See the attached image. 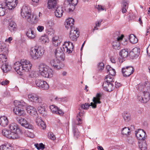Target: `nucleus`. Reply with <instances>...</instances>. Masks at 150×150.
Segmentation results:
<instances>
[{
	"label": "nucleus",
	"mask_w": 150,
	"mask_h": 150,
	"mask_svg": "<svg viewBox=\"0 0 150 150\" xmlns=\"http://www.w3.org/2000/svg\"><path fill=\"white\" fill-rule=\"evenodd\" d=\"M8 28L9 30L11 32H13L16 30V23L13 22H11L10 23Z\"/></svg>",
	"instance_id": "40"
},
{
	"label": "nucleus",
	"mask_w": 150,
	"mask_h": 150,
	"mask_svg": "<svg viewBox=\"0 0 150 150\" xmlns=\"http://www.w3.org/2000/svg\"><path fill=\"white\" fill-rule=\"evenodd\" d=\"M9 128L12 132L22 133V131L18 127L17 125L14 123H12L10 125Z\"/></svg>",
	"instance_id": "21"
},
{
	"label": "nucleus",
	"mask_w": 150,
	"mask_h": 150,
	"mask_svg": "<svg viewBox=\"0 0 150 150\" xmlns=\"http://www.w3.org/2000/svg\"><path fill=\"white\" fill-rule=\"evenodd\" d=\"M129 38L130 42L132 44H135L138 41L137 38L133 34H130Z\"/></svg>",
	"instance_id": "41"
},
{
	"label": "nucleus",
	"mask_w": 150,
	"mask_h": 150,
	"mask_svg": "<svg viewBox=\"0 0 150 150\" xmlns=\"http://www.w3.org/2000/svg\"><path fill=\"white\" fill-rule=\"evenodd\" d=\"M9 81L8 80L5 79L4 81L1 82V83L2 85L5 86L9 84Z\"/></svg>",
	"instance_id": "61"
},
{
	"label": "nucleus",
	"mask_w": 150,
	"mask_h": 150,
	"mask_svg": "<svg viewBox=\"0 0 150 150\" xmlns=\"http://www.w3.org/2000/svg\"><path fill=\"white\" fill-rule=\"evenodd\" d=\"M150 97V86H147V88L145 86L144 88L142 96H139L138 99L142 103H146L149 100Z\"/></svg>",
	"instance_id": "7"
},
{
	"label": "nucleus",
	"mask_w": 150,
	"mask_h": 150,
	"mask_svg": "<svg viewBox=\"0 0 150 150\" xmlns=\"http://www.w3.org/2000/svg\"><path fill=\"white\" fill-rule=\"evenodd\" d=\"M27 36L29 38L33 39L36 36L35 34L34 33L33 30L31 29L29 30L26 33Z\"/></svg>",
	"instance_id": "38"
},
{
	"label": "nucleus",
	"mask_w": 150,
	"mask_h": 150,
	"mask_svg": "<svg viewBox=\"0 0 150 150\" xmlns=\"http://www.w3.org/2000/svg\"><path fill=\"white\" fill-rule=\"evenodd\" d=\"M47 4L49 8H54L57 5V0H48Z\"/></svg>",
	"instance_id": "34"
},
{
	"label": "nucleus",
	"mask_w": 150,
	"mask_h": 150,
	"mask_svg": "<svg viewBox=\"0 0 150 150\" xmlns=\"http://www.w3.org/2000/svg\"><path fill=\"white\" fill-rule=\"evenodd\" d=\"M47 24L50 26H52L54 25V23L53 21L51 20L47 21Z\"/></svg>",
	"instance_id": "63"
},
{
	"label": "nucleus",
	"mask_w": 150,
	"mask_h": 150,
	"mask_svg": "<svg viewBox=\"0 0 150 150\" xmlns=\"http://www.w3.org/2000/svg\"><path fill=\"white\" fill-rule=\"evenodd\" d=\"M37 29L39 32H42L44 29V27L41 25H39L37 28Z\"/></svg>",
	"instance_id": "62"
},
{
	"label": "nucleus",
	"mask_w": 150,
	"mask_h": 150,
	"mask_svg": "<svg viewBox=\"0 0 150 150\" xmlns=\"http://www.w3.org/2000/svg\"><path fill=\"white\" fill-rule=\"evenodd\" d=\"M101 97V95L100 93H98L96 97H93V103L91 102V105L89 104L88 103H85L84 104H82L81 105V107L82 109L86 110L90 106H91L93 108H96V105L98 104H100L101 102L100 101V99Z\"/></svg>",
	"instance_id": "6"
},
{
	"label": "nucleus",
	"mask_w": 150,
	"mask_h": 150,
	"mask_svg": "<svg viewBox=\"0 0 150 150\" xmlns=\"http://www.w3.org/2000/svg\"><path fill=\"white\" fill-rule=\"evenodd\" d=\"M26 110L28 113L34 117H36L38 115L36 109L33 106H28Z\"/></svg>",
	"instance_id": "19"
},
{
	"label": "nucleus",
	"mask_w": 150,
	"mask_h": 150,
	"mask_svg": "<svg viewBox=\"0 0 150 150\" xmlns=\"http://www.w3.org/2000/svg\"><path fill=\"white\" fill-rule=\"evenodd\" d=\"M36 122L38 126L42 129H45L46 128V125L41 118H36Z\"/></svg>",
	"instance_id": "29"
},
{
	"label": "nucleus",
	"mask_w": 150,
	"mask_h": 150,
	"mask_svg": "<svg viewBox=\"0 0 150 150\" xmlns=\"http://www.w3.org/2000/svg\"><path fill=\"white\" fill-rule=\"evenodd\" d=\"M102 86L104 90L108 91H112L114 88V85L113 83H108L104 82Z\"/></svg>",
	"instance_id": "20"
},
{
	"label": "nucleus",
	"mask_w": 150,
	"mask_h": 150,
	"mask_svg": "<svg viewBox=\"0 0 150 150\" xmlns=\"http://www.w3.org/2000/svg\"><path fill=\"white\" fill-rule=\"evenodd\" d=\"M17 120L18 122L22 126L28 129H30L31 128V126L28 123L27 121L24 118L19 117L17 118Z\"/></svg>",
	"instance_id": "18"
},
{
	"label": "nucleus",
	"mask_w": 150,
	"mask_h": 150,
	"mask_svg": "<svg viewBox=\"0 0 150 150\" xmlns=\"http://www.w3.org/2000/svg\"><path fill=\"white\" fill-rule=\"evenodd\" d=\"M50 64L54 69H60L64 66V64L62 62H60L57 59H52L50 60Z\"/></svg>",
	"instance_id": "9"
},
{
	"label": "nucleus",
	"mask_w": 150,
	"mask_h": 150,
	"mask_svg": "<svg viewBox=\"0 0 150 150\" xmlns=\"http://www.w3.org/2000/svg\"><path fill=\"white\" fill-rule=\"evenodd\" d=\"M13 147L10 144H2L0 146V150H12Z\"/></svg>",
	"instance_id": "37"
},
{
	"label": "nucleus",
	"mask_w": 150,
	"mask_h": 150,
	"mask_svg": "<svg viewBox=\"0 0 150 150\" xmlns=\"http://www.w3.org/2000/svg\"><path fill=\"white\" fill-rule=\"evenodd\" d=\"M1 54H0V62H6L8 53V46L5 43L2 42L0 44Z\"/></svg>",
	"instance_id": "5"
},
{
	"label": "nucleus",
	"mask_w": 150,
	"mask_h": 150,
	"mask_svg": "<svg viewBox=\"0 0 150 150\" xmlns=\"http://www.w3.org/2000/svg\"><path fill=\"white\" fill-rule=\"evenodd\" d=\"M128 1L127 0H123L122 4V11L123 13H125L127 11L128 7Z\"/></svg>",
	"instance_id": "35"
},
{
	"label": "nucleus",
	"mask_w": 150,
	"mask_h": 150,
	"mask_svg": "<svg viewBox=\"0 0 150 150\" xmlns=\"http://www.w3.org/2000/svg\"><path fill=\"white\" fill-rule=\"evenodd\" d=\"M147 86H149L148 85V84L146 83V85L145 84L144 85V86L143 85H142V84H139L137 86V88L139 91H144V88L145 87V86H146L147 88Z\"/></svg>",
	"instance_id": "48"
},
{
	"label": "nucleus",
	"mask_w": 150,
	"mask_h": 150,
	"mask_svg": "<svg viewBox=\"0 0 150 150\" xmlns=\"http://www.w3.org/2000/svg\"><path fill=\"white\" fill-rule=\"evenodd\" d=\"M59 98L57 96H52L50 97V100L53 102L59 101L58 99Z\"/></svg>",
	"instance_id": "52"
},
{
	"label": "nucleus",
	"mask_w": 150,
	"mask_h": 150,
	"mask_svg": "<svg viewBox=\"0 0 150 150\" xmlns=\"http://www.w3.org/2000/svg\"><path fill=\"white\" fill-rule=\"evenodd\" d=\"M44 53V48L41 46H35L30 48L29 54L31 58L38 59L41 58Z\"/></svg>",
	"instance_id": "4"
},
{
	"label": "nucleus",
	"mask_w": 150,
	"mask_h": 150,
	"mask_svg": "<svg viewBox=\"0 0 150 150\" xmlns=\"http://www.w3.org/2000/svg\"><path fill=\"white\" fill-rule=\"evenodd\" d=\"M52 41L53 45L55 46L59 45L61 42L59 39V37L56 36L52 38Z\"/></svg>",
	"instance_id": "39"
},
{
	"label": "nucleus",
	"mask_w": 150,
	"mask_h": 150,
	"mask_svg": "<svg viewBox=\"0 0 150 150\" xmlns=\"http://www.w3.org/2000/svg\"><path fill=\"white\" fill-rule=\"evenodd\" d=\"M130 129L128 127H125L122 130V133L123 135H129L130 134Z\"/></svg>",
	"instance_id": "47"
},
{
	"label": "nucleus",
	"mask_w": 150,
	"mask_h": 150,
	"mask_svg": "<svg viewBox=\"0 0 150 150\" xmlns=\"http://www.w3.org/2000/svg\"><path fill=\"white\" fill-rule=\"evenodd\" d=\"M74 21L72 18H69L67 19L64 23L65 28L67 29H70L71 30L73 28H75L74 26Z\"/></svg>",
	"instance_id": "17"
},
{
	"label": "nucleus",
	"mask_w": 150,
	"mask_h": 150,
	"mask_svg": "<svg viewBox=\"0 0 150 150\" xmlns=\"http://www.w3.org/2000/svg\"><path fill=\"white\" fill-rule=\"evenodd\" d=\"M35 146L37 148V149L40 150L41 149L42 150L44 149L45 148V146L42 143L40 144H35Z\"/></svg>",
	"instance_id": "54"
},
{
	"label": "nucleus",
	"mask_w": 150,
	"mask_h": 150,
	"mask_svg": "<svg viewBox=\"0 0 150 150\" xmlns=\"http://www.w3.org/2000/svg\"><path fill=\"white\" fill-rule=\"evenodd\" d=\"M31 11L29 6H23L21 12V15L25 19L31 16Z\"/></svg>",
	"instance_id": "10"
},
{
	"label": "nucleus",
	"mask_w": 150,
	"mask_h": 150,
	"mask_svg": "<svg viewBox=\"0 0 150 150\" xmlns=\"http://www.w3.org/2000/svg\"><path fill=\"white\" fill-rule=\"evenodd\" d=\"M79 32L78 29L76 28H73L71 30L69 37L72 41H76L79 37Z\"/></svg>",
	"instance_id": "13"
},
{
	"label": "nucleus",
	"mask_w": 150,
	"mask_h": 150,
	"mask_svg": "<svg viewBox=\"0 0 150 150\" xmlns=\"http://www.w3.org/2000/svg\"><path fill=\"white\" fill-rule=\"evenodd\" d=\"M46 33L52 36L54 33V30L52 28H48L46 30Z\"/></svg>",
	"instance_id": "50"
},
{
	"label": "nucleus",
	"mask_w": 150,
	"mask_h": 150,
	"mask_svg": "<svg viewBox=\"0 0 150 150\" xmlns=\"http://www.w3.org/2000/svg\"><path fill=\"white\" fill-rule=\"evenodd\" d=\"M39 41L42 43L47 44L49 42V40L47 35H45L41 36L39 39Z\"/></svg>",
	"instance_id": "36"
},
{
	"label": "nucleus",
	"mask_w": 150,
	"mask_h": 150,
	"mask_svg": "<svg viewBox=\"0 0 150 150\" xmlns=\"http://www.w3.org/2000/svg\"><path fill=\"white\" fill-rule=\"evenodd\" d=\"M78 3V0H66L64 2L65 10L69 12L73 11Z\"/></svg>",
	"instance_id": "8"
},
{
	"label": "nucleus",
	"mask_w": 150,
	"mask_h": 150,
	"mask_svg": "<svg viewBox=\"0 0 150 150\" xmlns=\"http://www.w3.org/2000/svg\"><path fill=\"white\" fill-rule=\"evenodd\" d=\"M64 11L62 8L58 7L54 11L55 15L57 18H61L63 15Z\"/></svg>",
	"instance_id": "25"
},
{
	"label": "nucleus",
	"mask_w": 150,
	"mask_h": 150,
	"mask_svg": "<svg viewBox=\"0 0 150 150\" xmlns=\"http://www.w3.org/2000/svg\"><path fill=\"white\" fill-rule=\"evenodd\" d=\"M12 69L11 66L9 65L8 64L6 63H4L2 66L1 69L3 72L4 73H6Z\"/></svg>",
	"instance_id": "31"
},
{
	"label": "nucleus",
	"mask_w": 150,
	"mask_h": 150,
	"mask_svg": "<svg viewBox=\"0 0 150 150\" xmlns=\"http://www.w3.org/2000/svg\"><path fill=\"white\" fill-rule=\"evenodd\" d=\"M72 132L75 138L77 139L79 136V132L75 125L73 126Z\"/></svg>",
	"instance_id": "33"
},
{
	"label": "nucleus",
	"mask_w": 150,
	"mask_h": 150,
	"mask_svg": "<svg viewBox=\"0 0 150 150\" xmlns=\"http://www.w3.org/2000/svg\"><path fill=\"white\" fill-rule=\"evenodd\" d=\"M139 147L141 150H146V142L144 140L143 142L139 141Z\"/></svg>",
	"instance_id": "43"
},
{
	"label": "nucleus",
	"mask_w": 150,
	"mask_h": 150,
	"mask_svg": "<svg viewBox=\"0 0 150 150\" xmlns=\"http://www.w3.org/2000/svg\"><path fill=\"white\" fill-rule=\"evenodd\" d=\"M28 100L31 101L41 103V99L39 96L35 94H31L28 95Z\"/></svg>",
	"instance_id": "15"
},
{
	"label": "nucleus",
	"mask_w": 150,
	"mask_h": 150,
	"mask_svg": "<svg viewBox=\"0 0 150 150\" xmlns=\"http://www.w3.org/2000/svg\"><path fill=\"white\" fill-rule=\"evenodd\" d=\"M50 108L53 113H56L58 109L57 107L53 105L50 106Z\"/></svg>",
	"instance_id": "49"
},
{
	"label": "nucleus",
	"mask_w": 150,
	"mask_h": 150,
	"mask_svg": "<svg viewBox=\"0 0 150 150\" xmlns=\"http://www.w3.org/2000/svg\"><path fill=\"white\" fill-rule=\"evenodd\" d=\"M105 79V81L104 82L113 83H114V80L113 76L108 75L106 76Z\"/></svg>",
	"instance_id": "42"
},
{
	"label": "nucleus",
	"mask_w": 150,
	"mask_h": 150,
	"mask_svg": "<svg viewBox=\"0 0 150 150\" xmlns=\"http://www.w3.org/2000/svg\"><path fill=\"white\" fill-rule=\"evenodd\" d=\"M124 36L123 35L118 36L117 38V40L114 41L112 42V45L113 48L116 50H119L120 48V44L119 41L122 39Z\"/></svg>",
	"instance_id": "16"
},
{
	"label": "nucleus",
	"mask_w": 150,
	"mask_h": 150,
	"mask_svg": "<svg viewBox=\"0 0 150 150\" xmlns=\"http://www.w3.org/2000/svg\"><path fill=\"white\" fill-rule=\"evenodd\" d=\"M6 8L5 2H0V16L5 15Z\"/></svg>",
	"instance_id": "30"
},
{
	"label": "nucleus",
	"mask_w": 150,
	"mask_h": 150,
	"mask_svg": "<svg viewBox=\"0 0 150 150\" xmlns=\"http://www.w3.org/2000/svg\"><path fill=\"white\" fill-rule=\"evenodd\" d=\"M123 117L124 120L126 122L129 121L130 120L129 115L127 113L124 114L123 115Z\"/></svg>",
	"instance_id": "56"
},
{
	"label": "nucleus",
	"mask_w": 150,
	"mask_h": 150,
	"mask_svg": "<svg viewBox=\"0 0 150 150\" xmlns=\"http://www.w3.org/2000/svg\"><path fill=\"white\" fill-rule=\"evenodd\" d=\"M11 131L7 129H3L2 131V134L5 137L8 138Z\"/></svg>",
	"instance_id": "46"
},
{
	"label": "nucleus",
	"mask_w": 150,
	"mask_h": 150,
	"mask_svg": "<svg viewBox=\"0 0 150 150\" xmlns=\"http://www.w3.org/2000/svg\"><path fill=\"white\" fill-rule=\"evenodd\" d=\"M23 132L24 135L26 137L31 138H33L35 137V135L33 133L31 132L28 130H25L24 131H23L22 132V133Z\"/></svg>",
	"instance_id": "45"
},
{
	"label": "nucleus",
	"mask_w": 150,
	"mask_h": 150,
	"mask_svg": "<svg viewBox=\"0 0 150 150\" xmlns=\"http://www.w3.org/2000/svg\"><path fill=\"white\" fill-rule=\"evenodd\" d=\"M135 134L137 139L140 141H144L145 139L146 133L142 129H139L135 132Z\"/></svg>",
	"instance_id": "14"
},
{
	"label": "nucleus",
	"mask_w": 150,
	"mask_h": 150,
	"mask_svg": "<svg viewBox=\"0 0 150 150\" xmlns=\"http://www.w3.org/2000/svg\"><path fill=\"white\" fill-rule=\"evenodd\" d=\"M134 70L133 67L132 66H130L122 68V71L123 76L127 77L132 74Z\"/></svg>",
	"instance_id": "11"
},
{
	"label": "nucleus",
	"mask_w": 150,
	"mask_h": 150,
	"mask_svg": "<svg viewBox=\"0 0 150 150\" xmlns=\"http://www.w3.org/2000/svg\"><path fill=\"white\" fill-rule=\"evenodd\" d=\"M39 112L44 116L46 115L47 112L46 110L44 108L41 107L40 108L39 110Z\"/></svg>",
	"instance_id": "53"
},
{
	"label": "nucleus",
	"mask_w": 150,
	"mask_h": 150,
	"mask_svg": "<svg viewBox=\"0 0 150 150\" xmlns=\"http://www.w3.org/2000/svg\"><path fill=\"white\" fill-rule=\"evenodd\" d=\"M14 112L16 115L23 116L25 114V111L19 107L15 106L13 109Z\"/></svg>",
	"instance_id": "23"
},
{
	"label": "nucleus",
	"mask_w": 150,
	"mask_h": 150,
	"mask_svg": "<svg viewBox=\"0 0 150 150\" xmlns=\"http://www.w3.org/2000/svg\"><path fill=\"white\" fill-rule=\"evenodd\" d=\"M97 68L99 71H102L104 68V64L102 62L99 63L98 65Z\"/></svg>",
	"instance_id": "51"
},
{
	"label": "nucleus",
	"mask_w": 150,
	"mask_h": 150,
	"mask_svg": "<svg viewBox=\"0 0 150 150\" xmlns=\"http://www.w3.org/2000/svg\"><path fill=\"white\" fill-rule=\"evenodd\" d=\"M32 64L30 61L26 60H21V62H16L13 66V68L18 73H23L24 71H28L31 69Z\"/></svg>",
	"instance_id": "2"
},
{
	"label": "nucleus",
	"mask_w": 150,
	"mask_h": 150,
	"mask_svg": "<svg viewBox=\"0 0 150 150\" xmlns=\"http://www.w3.org/2000/svg\"><path fill=\"white\" fill-rule=\"evenodd\" d=\"M55 114H58L60 115H63L64 113L61 110H60V109L58 108L57 112Z\"/></svg>",
	"instance_id": "64"
},
{
	"label": "nucleus",
	"mask_w": 150,
	"mask_h": 150,
	"mask_svg": "<svg viewBox=\"0 0 150 150\" xmlns=\"http://www.w3.org/2000/svg\"><path fill=\"white\" fill-rule=\"evenodd\" d=\"M25 103L22 100L21 101L16 100L14 102V104L15 106L19 107L25 106Z\"/></svg>",
	"instance_id": "44"
},
{
	"label": "nucleus",
	"mask_w": 150,
	"mask_h": 150,
	"mask_svg": "<svg viewBox=\"0 0 150 150\" xmlns=\"http://www.w3.org/2000/svg\"><path fill=\"white\" fill-rule=\"evenodd\" d=\"M35 83L38 87L42 88L44 90H47L49 88V85L47 83L42 80L39 79H37L35 81Z\"/></svg>",
	"instance_id": "12"
},
{
	"label": "nucleus",
	"mask_w": 150,
	"mask_h": 150,
	"mask_svg": "<svg viewBox=\"0 0 150 150\" xmlns=\"http://www.w3.org/2000/svg\"><path fill=\"white\" fill-rule=\"evenodd\" d=\"M74 49L73 43L69 41L65 42L62 47H57L54 51L56 57L59 60L63 61L64 59V52L67 54L71 53Z\"/></svg>",
	"instance_id": "1"
},
{
	"label": "nucleus",
	"mask_w": 150,
	"mask_h": 150,
	"mask_svg": "<svg viewBox=\"0 0 150 150\" xmlns=\"http://www.w3.org/2000/svg\"><path fill=\"white\" fill-rule=\"evenodd\" d=\"M83 115V111L80 110L77 116L76 120L78 121V122H76V125H79L82 123V117Z\"/></svg>",
	"instance_id": "32"
},
{
	"label": "nucleus",
	"mask_w": 150,
	"mask_h": 150,
	"mask_svg": "<svg viewBox=\"0 0 150 150\" xmlns=\"http://www.w3.org/2000/svg\"><path fill=\"white\" fill-rule=\"evenodd\" d=\"M48 136L49 138L52 140H54L56 139L55 135L52 132L49 133Z\"/></svg>",
	"instance_id": "57"
},
{
	"label": "nucleus",
	"mask_w": 150,
	"mask_h": 150,
	"mask_svg": "<svg viewBox=\"0 0 150 150\" xmlns=\"http://www.w3.org/2000/svg\"><path fill=\"white\" fill-rule=\"evenodd\" d=\"M5 3L6 8L9 10H12L17 6L18 4V1H12V2L10 3Z\"/></svg>",
	"instance_id": "27"
},
{
	"label": "nucleus",
	"mask_w": 150,
	"mask_h": 150,
	"mask_svg": "<svg viewBox=\"0 0 150 150\" xmlns=\"http://www.w3.org/2000/svg\"><path fill=\"white\" fill-rule=\"evenodd\" d=\"M128 52L127 49H123L121 50L119 53V55L122 59L119 58V62L121 63L123 62V59L127 57L128 55Z\"/></svg>",
	"instance_id": "22"
},
{
	"label": "nucleus",
	"mask_w": 150,
	"mask_h": 150,
	"mask_svg": "<svg viewBox=\"0 0 150 150\" xmlns=\"http://www.w3.org/2000/svg\"><path fill=\"white\" fill-rule=\"evenodd\" d=\"M97 8L99 11H106V8L104 7L101 5H98Z\"/></svg>",
	"instance_id": "58"
},
{
	"label": "nucleus",
	"mask_w": 150,
	"mask_h": 150,
	"mask_svg": "<svg viewBox=\"0 0 150 150\" xmlns=\"http://www.w3.org/2000/svg\"><path fill=\"white\" fill-rule=\"evenodd\" d=\"M8 124V118L5 116H2L0 117V125L2 127H5Z\"/></svg>",
	"instance_id": "24"
},
{
	"label": "nucleus",
	"mask_w": 150,
	"mask_h": 150,
	"mask_svg": "<svg viewBox=\"0 0 150 150\" xmlns=\"http://www.w3.org/2000/svg\"><path fill=\"white\" fill-rule=\"evenodd\" d=\"M26 20L30 23H34L37 22L38 21V19L36 15L33 14L32 15L31 14V16H29V17Z\"/></svg>",
	"instance_id": "26"
},
{
	"label": "nucleus",
	"mask_w": 150,
	"mask_h": 150,
	"mask_svg": "<svg viewBox=\"0 0 150 150\" xmlns=\"http://www.w3.org/2000/svg\"><path fill=\"white\" fill-rule=\"evenodd\" d=\"M137 50V48H134L130 53L131 55L132 56V57H136L137 55V53H135L136 51Z\"/></svg>",
	"instance_id": "55"
},
{
	"label": "nucleus",
	"mask_w": 150,
	"mask_h": 150,
	"mask_svg": "<svg viewBox=\"0 0 150 150\" xmlns=\"http://www.w3.org/2000/svg\"><path fill=\"white\" fill-rule=\"evenodd\" d=\"M108 73L109 74V75L113 76L115 74V71L114 69L112 68Z\"/></svg>",
	"instance_id": "59"
},
{
	"label": "nucleus",
	"mask_w": 150,
	"mask_h": 150,
	"mask_svg": "<svg viewBox=\"0 0 150 150\" xmlns=\"http://www.w3.org/2000/svg\"><path fill=\"white\" fill-rule=\"evenodd\" d=\"M38 68L39 73L43 76L47 78H51L52 76L53 71L46 64H40L38 66Z\"/></svg>",
	"instance_id": "3"
},
{
	"label": "nucleus",
	"mask_w": 150,
	"mask_h": 150,
	"mask_svg": "<svg viewBox=\"0 0 150 150\" xmlns=\"http://www.w3.org/2000/svg\"><path fill=\"white\" fill-rule=\"evenodd\" d=\"M22 133L11 131L8 138L11 139H18L20 138Z\"/></svg>",
	"instance_id": "28"
},
{
	"label": "nucleus",
	"mask_w": 150,
	"mask_h": 150,
	"mask_svg": "<svg viewBox=\"0 0 150 150\" xmlns=\"http://www.w3.org/2000/svg\"><path fill=\"white\" fill-rule=\"evenodd\" d=\"M68 99V97H64L62 98H59L58 99V100L60 102L67 101Z\"/></svg>",
	"instance_id": "60"
}]
</instances>
